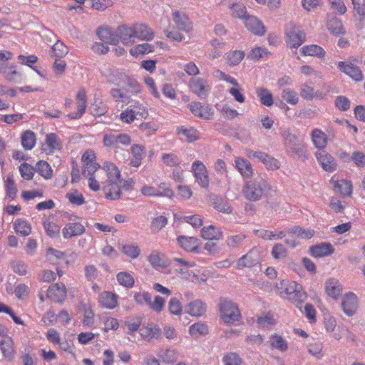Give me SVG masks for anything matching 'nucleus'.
<instances>
[{"instance_id":"1","label":"nucleus","mask_w":365,"mask_h":365,"mask_svg":"<svg viewBox=\"0 0 365 365\" xmlns=\"http://www.w3.org/2000/svg\"><path fill=\"white\" fill-rule=\"evenodd\" d=\"M277 287L282 289L280 297L299 307L307 299V294L300 284L294 281L282 280Z\"/></svg>"},{"instance_id":"2","label":"nucleus","mask_w":365,"mask_h":365,"mask_svg":"<svg viewBox=\"0 0 365 365\" xmlns=\"http://www.w3.org/2000/svg\"><path fill=\"white\" fill-rule=\"evenodd\" d=\"M270 189L267 181L262 178H256L247 181L242 187L244 197L250 201L259 200Z\"/></svg>"},{"instance_id":"3","label":"nucleus","mask_w":365,"mask_h":365,"mask_svg":"<svg viewBox=\"0 0 365 365\" xmlns=\"http://www.w3.org/2000/svg\"><path fill=\"white\" fill-rule=\"evenodd\" d=\"M284 144L287 151L296 155L297 158H309L307 154V150L302 140L296 135L291 133L289 130H285L283 133Z\"/></svg>"},{"instance_id":"4","label":"nucleus","mask_w":365,"mask_h":365,"mask_svg":"<svg viewBox=\"0 0 365 365\" xmlns=\"http://www.w3.org/2000/svg\"><path fill=\"white\" fill-rule=\"evenodd\" d=\"M219 307L221 317L227 323L238 321L241 317L237 305L231 300L222 299Z\"/></svg>"},{"instance_id":"5","label":"nucleus","mask_w":365,"mask_h":365,"mask_svg":"<svg viewBox=\"0 0 365 365\" xmlns=\"http://www.w3.org/2000/svg\"><path fill=\"white\" fill-rule=\"evenodd\" d=\"M287 43L291 48H298L302 45L306 38L305 33L301 29L300 26L291 25L286 29Z\"/></svg>"},{"instance_id":"6","label":"nucleus","mask_w":365,"mask_h":365,"mask_svg":"<svg viewBox=\"0 0 365 365\" xmlns=\"http://www.w3.org/2000/svg\"><path fill=\"white\" fill-rule=\"evenodd\" d=\"M191 91L201 99H205L210 93V86L202 78H193L190 81Z\"/></svg>"},{"instance_id":"7","label":"nucleus","mask_w":365,"mask_h":365,"mask_svg":"<svg viewBox=\"0 0 365 365\" xmlns=\"http://www.w3.org/2000/svg\"><path fill=\"white\" fill-rule=\"evenodd\" d=\"M288 234H292L293 235L301 237L302 239H310L314 235V232L311 229H303L299 226H294L292 227H289L285 229L284 230L280 231L279 233H277L276 239H282Z\"/></svg>"},{"instance_id":"8","label":"nucleus","mask_w":365,"mask_h":365,"mask_svg":"<svg viewBox=\"0 0 365 365\" xmlns=\"http://www.w3.org/2000/svg\"><path fill=\"white\" fill-rule=\"evenodd\" d=\"M326 27L331 34L335 36L344 35L346 33L341 21L333 14H327Z\"/></svg>"},{"instance_id":"9","label":"nucleus","mask_w":365,"mask_h":365,"mask_svg":"<svg viewBox=\"0 0 365 365\" xmlns=\"http://www.w3.org/2000/svg\"><path fill=\"white\" fill-rule=\"evenodd\" d=\"M61 148V141L56 133H51L46 135L45 143L42 145V150L46 155H50L54 150H60Z\"/></svg>"},{"instance_id":"10","label":"nucleus","mask_w":365,"mask_h":365,"mask_svg":"<svg viewBox=\"0 0 365 365\" xmlns=\"http://www.w3.org/2000/svg\"><path fill=\"white\" fill-rule=\"evenodd\" d=\"M258 263H259L258 252L255 249H252L237 260V267L239 269H242L245 267H252Z\"/></svg>"},{"instance_id":"11","label":"nucleus","mask_w":365,"mask_h":365,"mask_svg":"<svg viewBox=\"0 0 365 365\" xmlns=\"http://www.w3.org/2000/svg\"><path fill=\"white\" fill-rule=\"evenodd\" d=\"M67 290L63 283L51 285L47 290V297L56 302H61L66 297Z\"/></svg>"},{"instance_id":"12","label":"nucleus","mask_w":365,"mask_h":365,"mask_svg":"<svg viewBox=\"0 0 365 365\" xmlns=\"http://www.w3.org/2000/svg\"><path fill=\"white\" fill-rule=\"evenodd\" d=\"M338 68L341 72L346 73L356 81H360L363 79V74L359 68L351 63L340 61L338 63Z\"/></svg>"},{"instance_id":"13","label":"nucleus","mask_w":365,"mask_h":365,"mask_svg":"<svg viewBox=\"0 0 365 365\" xmlns=\"http://www.w3.org/2000/svg\"><path fill=\"white\" fill-rule=\"evenodd\" d=\"M178 245L187 252L198 253L200 240L195 237L180 235L177 238Z\"/></svg>"},{"instance_id":"14","label":"nucleus","mask_w":365,"mask_h":365,"mask_svg":"<svg viewBox=\"0 0 365 365\" xmlns=\"http://www.w3.org/2000/svg\"><path fill=\"white\" fill-rule=\"evenodd\" d=\"M245 24L246 28L255 35L263 36L266 32L263 23L254 16H247L245 18Z\"/></svg>"},{"instance_id":"15","label":"nucleus","mask_w":365,"mask_h":365,"mask_svg":"<svg viewBox=\"0 0 365 365\" xmlns=\"http://www.w3.org/2000/svg\"><path fill=\"white\" fill-rule=\"evenodd\" d=\"M140 334L143 339L148 341L157 339L161 334V329L156 324L148 323L143 324L142 327H140Z\"/></svg>"},{"instance_id":"16","label":"nucleus","mask_w":365,"mask_h":365,"mask_svg":"<svg viewBox=\"0 0 365 365\" xmlns=\"http://www.w3.org/2000/svg\"><path fill=\"white\" fill-rule=\"evenodd\" d=\"M192 169L196 180L203 187L208 185V178L205 165L201 161H195Z\"/></svg>"},{"instance_id":"17","label":"nucleus","mask_w":365,"mask_h":365,"mask_svg":"<svg viewBox=\"0 0 365 365\" xmlns=\"http://www.w3.org/2000/svg\"><path fill=\"white\" fill-rule=\"evenodd\" d=\"M188 107L192 114L205 120L210 119V116L213 113L212 109L209 106L202 105L200 102H191Z\"/></svg>"},{"instance_id":"18","label":"nucleus","mask_w":365,"mask_h":365,"mask_svg":"<svg viewBox=\"0 0 365 365\" xmlns=\"http://www.w3.org/2000/svg\"><path fill=\"white\" fill-rule=\"evenodd\" d=\"M357 297L354 293L349 292L343 298L341 307L347 316L354 315L357 309Z\"/></svg>"},{"instance_id":"19","label":"nucleus","mask_w":365,"mask_h":365,"mask_svg":"<svg viewBox=\"0 0 365 365\" xmlns=\"http://www.w3.org/2000/svg\"><path fill=\"white\" fill-rule=\"evenodd\" d=\"M86 229L83 225L79 222H69L65 225L62 230V234L65 239H69L73 237L83 235Z\"/></svg>"},{"instance_id":"20","label":"nucleus","mask_w":365,"mask_h":365,"mask_svg":"<svg viewBox=\"0 0 365 365\" xmlns=\"http://www.w3.org/2000/svg\"><path fill=\"white\" fill-rule=\"evenodd\" d=\"M0 350L7 361H13L15 356V350L14 348V341L11 337L6 336L0 341Z\"/></svg>"},{"instance_id":"21","label":"nucleus","mask_w":365,"mask_h":365,"mask_svg":"<svg viewBox=\"0 0 365 365\" xmlns=\"http://www.w3.org/2000/svg\"><path fill=\"white\" fill-rule=\"evenodd\" d=\"M118 297L115 294L104 291L100 294L98 302L101 307L113 309L118 305Z\"/></svg>"},{"instance_id":"22","label":"nucleus","mask_w":365,"mask_h":365,"mask_svg":"<svg viewBox=\"0 0 365 365\" xmlns=\"http://www.w3.org/2000/svg\"><path fill=\"white\" fill-rule=\"evenodd\" d=\"M96 34L106 44L117 45L118 43V35H115L110 28L100 27L97 29Z\"/></svg>"},{"instance_id":"23","label":"nucleus","mask_w":365,"mask_h":365,"mask_svg":"<svg viewBox=\"0 0 365 365\" xmlns=\"http://www.w3.org/2000/svg\"><path fill=\"white\" fill-rule=\"evenodd\" d=\"M140 191L142 195L149 197H166L173 198L174 196V192L172 189H165V192H161L159 189L149 185H144L142 187Z\"/></svg>"},{"instance_id":"24","label":"nucleus","mask_w":365,"mask_h":365,"mask_svg":"<svg viewBox=\"0 0 365 365\" xmlns=\"http://www.w3.org/2000/svg\"><path fill=\"white\" fill-rule=\"evenodd\" d=\"M119 182H121V180L106 182L103 190L107 198L117 200L120 197L121 192Z\"/></svg>"},{"instance_id":"25","label":"nucleus","mask_w":365,"mask_h":365,"mask_svg":"<svg viewBox=\"0 0 365 365\" xmlns=\"http://www.w3.org/2000/svg\"><path fill=\"white\" fill-rule=\"evenodd\" d=\"M310 251L313 256L316 257H322L331 255L334 253V250L331 243L323 242L311 247Z\"/></svg>"},{"instance_id":"26","label":"nucleus","mask_w":365,"mask_h":365,"mask_svg":"<svg viewBox=\"0 0 365 365\" xmlns=\"http://www.w3.org/2000/svg\"><path fill=\"white\" fill-rule=\"evenodd\" d=\"M134 37L141 40L150 41L154 37V33L151 29L145 24H135L133 26Z\"/></svg>"},{"instance_id":"27","label":"nucleus","mask_w":365,"mask_h":365,"mask_svg":"<svg viewBox=\"0 0 365 365\" xmlns=\"http://www.w3.org/2000/svg\"><path fill=\"white\" fill-rule=\"evenodd\" d=\"M186 312L192 316L200 317L206 312V305L200 299L190 302L185 307Z\"/></svg>"},{"instance_id":"28","label":"nucleus","mask_w":365,"mask_h":365,"mask_svg":"<svg viewBox=\"0 0 365 365\" xmlns=\"http://www.w3.org/2000/svg\"><path fill=\"white\" fill-rule=\"evenodd\" d=\"M173 21L179 29L185 32H189L192 29L191 22L184 13L175 11L173 13Z\"/></svg>"},{"instance_id":"29","label":"nucleus","mask_w":365,"mask_h":365,"mask_svg":"<svg viewBox=\"0 0 365 365\" xmlns=\"http://www.w3.org/2000/svg\"><path fill=\"white\" fill-rule=\"evenodd\" d=\"M326 292L333 299H337L342 292V287L336 279L331 278L326 282Z\"/></svg>"},{"instance_id":"30","label":"nucleus","mask_w":365,"mask_h":365,"mask_svg":"<svg viewBox=\"0 0 365 365\" xmlns=\"http://www.w3.org/2000/svg\"><path fill=\"white\" fill-rule=\"evenodd\" d=\"M115 35H118V40L120 39L123 44L128 45L132 42L131 38L134 37L133 26H120L117 29Z\"/></svg>"},{"instance_id":"31","label":"nucleus","mask_w":365,"mask_h":365,"mask_svg":"<svg viewBox=\"0 0 365 365\" xmlns=\"http://www.w3.org/2000/svg\"><path fill=\"white\" fill-rule=\"evenodd\" d=\"M119 250L128 257L136 259L140 255L141 250L135 243L128 242L119 246Z\"/></svg>"},{"instance_id":"32","label":"nucleus","mask_w":365,"mask_h":365,"mask_svg":"<svg viewBox=\"0 0 365 365\" xmlns=\"http://www.w3.org/2000/svg\"><path fill=\"white\" fill-rule=\"evenodd\" d=\"M201 236L205 240H219L222 237V232L220 228L210 225L201 230Z\"/></svg>"},{"instance_id":"33","label":"nucleus","mask_w":365,"mask_h":365,"mask_svg":"<svg viewBox=\"0 0 365 365\" xmlns=\"http://www.w3.org/2000/svg\"><path fill=\"white\" fill-rule=\"evenodd\" d=\"M211 203L213 207L219 212L227 214L232 212V207L227 200L220 197H215L212 199Z\"/></svg>"},{"instance_id":"34","label":"nucleus","mask_w":365,"mask_h":365,"mask_svg":"<svg viewBox=\"0 0 365 365\" xmlns=\"http://www.w3.org/2000/svg\"><path fill=\"white\" fill-rule=\"evenodd\" d=\"M312 140L317 148H324L327 143V135L319 129H314L312 132Z\"/></svg>"},{"instance_id":"35","label":"nucleus","mask_w":365,"mask_h":365,"mask_svg":"<svg viewBox=\"0 0 365 365\" xmlns=\"http://www.w3.org/2000/svg\"><path fill=\"white\" fill-rule=\"evenodd\" d=\"M271 347L282 352L288 350L287 341L282 336L277 334H272L269 338Z\"/></svg>"},{"instance_id":"36","label":"nucleus","mask_w":365,"mask_h":365,"mask_svg":"<svg viewBox=\"0 0 365 365\" xmlns=\"http://www.w3.org/2000/svg\"><path fill=\"white\" fill-rule=\"evenodd\" d=\"M301 53L304 56H316L319 58H323L326 54V51L321 46L315 44L303 46Z\"/></svg>"},{"instance_id":"37","label":"nucleus","mask_w":365,"mask_h":365,"mask_svg":"<svg viewBox=\"0 0 365 365\" xmlns=\"http://www.w3.org/2000/svg\"><path fill=\"white\" fill-rule=\"evenodd\" d=\"M14 229L18 235L24 237L28 236L31 232V226L30 223L22 219H17L14 222Z\"/></svg>"},{"instance_id":"38","label":"nucleus","mask_w":365,"mask_h":365,"mask_svg":"<svg viewBox=\"0 0 365 365\" xmlns=\"http://www.w3.org/2000/svg\"><path fill=\"white\" fill-rule=\"evenodd\" d=\"M106 170L103 169V172H106L108 176V180L106 182L112 181H120V173L118 167L112 162H108L106 165Z\"/></svg>"},{"instance_id":"39","label":"nucleus","mask_w":365,"mask_h":365,"mask_svg":"<svg viewBox=\"0 0 365 365\" xmlns=\"http://www.w3.org/2000/svg\"><path fill=\"white\" fill-rule=\"evenodd\" d=\"M247 236L242 233L230 235L227 237L226 245L229 249L234 250L239 248L244 242Z\"/></svg>"},{"instance_id":"40","label":"nucleus","mask_w":365,"mask_h":365,"mask_svg":"<svg viewBox=\"0 0 365 365\" xmlns=\"http://www.w3.org/2000/svg\"><path fill=\"white\" fill-rule=\"evenodd\" d=\"M36 143L35 133L31 130L25 131L21 136V145L26 150H31Z\"/></svg>"},{"instance_id":"41","label":"nucleus","mask_w":365,"mask_h":365,"mask_svg":"<svg viewBox=\"0 0 365 365\" xmlns=\"http://www.w3.org/2000/svg\"><path fill=\"white\" fill-rule=\"evenodd\" d=\"M257 93L260 98L261 103L264 106H271L274 103L272 94L267 88H258Z\"/></svg>"},{"instance_id":"42","label":"nucleus","mask_w":365,"mask_h":365,"mask_svg":"<svg viewBox=\"0 0 365 365\" xmlns=\"http://www.w3.org/2000/svg\"><path fill=\"white\" fill-rule=\"evenodd\" d=\"M189 332L191 336L198 337L207 334L208 333V327L205 323L197 322L190 327Z\"/></svg>"},{"instance_id":"43","label":"nucleus","mask_w":365,"mask_h":365,"mask_svg":"<svg viewBox=\"0 0 365 365\" xmlns=\"http://www.w3.org/2000/svg\"><path fill=\"white\" fill-rule=\"evenodd\" d=\"M237 170L244 178H250L253 174V168L250 161H235Z\"/></svg>"},{"instance_id":"44","label":"nucleus","mask_w":365,"mask_h":365,"mask_svg":"<svg viewBox=\"0 0 365 365\" xmlns=\"http://www.w3.org/2000/svg\"><path fill=\"white\" fill-rule=\"evenodd\" d=\"M11 267L16 274L24 276L27 274L28 264L21 259H14L10 262Z\"/></svg>"},{"instance_id":"45","label":"nucleus","mask_w":365,"mask_h":365,"mask_svg":"<svg viewBox=\"0 0 365 365\" xmlns=\"http://www.w3.org/2000/svg\"><path fill=\"white\" fill-rule=\"evenodd\" d=\"M116 279L120 285L128 288L132 287L135 283L133 277L126 272H119L116 275Z\"/></svg>"},{"instance_id":"46","label":"nucleus","mask_w":365,"mask_h":365,"mask_svg":"<svg viewBox=\"0 0 365 365\" xmlns=\"http://www.w3.org/2000/svg\"><path fill=\"white\" fill-rule=\"evenodd\" d=\"M131 112L133 115L135 116V119H143L146 118L148 115V110L145 107L140 105L139 103L135 102L134 104L130 105Z\"/></svg>"},{"instance_id":"47","label":"nucleus","mask_w":365,"mask_h":365,"mask_svg":"<svg viewBox=\"0 0 365 365\" xmlns=\"http://www.w3.org/2000/svg\"><path fill=\"white\" fill-rule=\"evenodd\" d=\"M5 190L9 198L14 200L16 197L17 187L12 175H9L5 181Z\"/></svg>"},{"instance_id":"48","label":"nucleus","mask_w":365,"mask_h":365,"mask_svg":"<svg viewBox=\"0 0 365 365\" xmlns=\"http://www.w3.org/2000/svg\"><path fill=\"white\" fill-rule=\"evenodd\" d=\"M37 172L46 179H49L52 176L53 170L47 161H38L36 163Z\"/></svg>"},{"instance_id":"49","label":"nucleus","mask_w":365,"mask_h":365,"mask_svg":"<svg viewBox=\"0 0 365 365\" xmlns=\"http://www.w3.org/2000/svg\"><path fill=\"white\" fill-rule=\"evenodd\" d=\"M43 228L47 234L51 238H56L59 236L60 227L56 223L50 221H43Z\"/></svg>"},{"instance_id":"50","label":"nucleus","mask_w":365,"mask_h":365,"mask_svg":"<svg viewBox=\"0 0 365 365\" xmlns=\"http://www.w3.org/2000/svg\"><path fill=\"white\" fill-rule=\"evenodd\" d=\"M334 187L344 196H349L352 192V185L350 181L341 180L335 182Z\"/></svg>"},{"instance_id":"51","label":"nucleus","mask_w":365,"mask_h":365,"mask_svg":"<svg viewBox=\"0 0 365 365\" xmlns=\"http://www.w3.org/2000/svg\"><path fill=\"white\" fill-rule=\"evenodd\" d=\"M245 57V53L241 51H233L226 53L227 63L230 66L239 64Z\"/></svg>"},{"instance_id":"52","label":"nucleus","mask_w":365,"mask_h":365,"mask_svg":"<svg viewBox=\"0 0 365 365\" xmlns=\"http://www.w3.org/2000/svg\"><path fill=\"white\" fill-rule=\"evenodd\" d=\"M154 51V46L148 43L137 45L132 48L130 53L132 56H138L140 54L148 53Z\"/></svg>"},{"instance_id":"53","label":"nucleus","mask_w":365,"mask_h":365,"mask_svg":"<svg viewBox=\"0 0 365 365\" xmlns=\"http://www.w3.org/2000/svg\"><path fill=\"white\" fill-rule=\"evenodd\" d=\"M66 197L69 200L71 203L76 205H81L85 202V199L83 195L80 193L77 190H72L67 192Z\"/></svg>"},{"instance_id":"54","label":"nucleus","mask_w":365,"mask_h":365,"mask_svg":"<svg viewBox=\"0 0 365 365\" xmlns=\"http://www.w3.org/2000/svg\"><path fill=\"white\" fill-rule=\"evenodd\" d=\"M222 362L224 365H242V359L238 354L230 352L223 356Z\"/></svg>"},{"instance_id":"55","label":"nucleus","mask_w":365,"mask_h":365,"mask_svg":"<svg viewBox=\"0 0 365 365\" xmlns=\"http://www.w3.org/2000/svg\"><path fill=\"white\" fill-rule=\"evenodd\" d=\"M148 261L155 268L165 267V263L162 255L157 251L151 252L148 256Z\"/></svg>"},{"instance_id":"56","label":"nucleus","mask_w":365,"mask_h":365,"mask_svg":"<svg viewBox=\"0 0 365 365\" xmlns=\"http://www.w3.org/2000/svg\"><path fill=\"white\" fill-rule=\"evenodd\" d=\"M99 168L100 165L96 161H86L83 165L82 174L84 177H93Z\"/></svg>"},{"instance_id":"57","label":"nucleus","mask_w":365,"mask_h":365,"mask_svg":"<svg viewBox=\"0 0 365 365\" xmlns=\"http://www.w3.org/2000/svg\"><path fill=\"white\" fill-rule=\"evenodd\" d=\"M314 89L312 83L302 84L300 95L303 98L308 101L312 100L314 97Z\"/></svg>"},{"instance_id":"58","label":"nucleus","mask_w":365,"mask_h":365,"mask_svg":"<svg viewBox=\"0 0 365 365\" xmlns=\"http://www.w3.org/2000/svg\"><path fill=\"white\" fill-rule=\"evenodd\" d=\"M232 15L239 19L245 20V18L249 16L247 13L246 7L242 4H233L231 6Z\"/></svg>"},{"instance_id":"59","label":"nucleus","mask_w":365,"mask_h":365,"mask_svg":"<svg viewBox=\"0 0 365 365\" xmlns=\"http://www.w3.org/2000/svg\"><path fill=\"white\" fill-rule=\"evenodd\" d=\"M68 53V48L58 41L51 48V56L61 58Z\"/></svg>"},{"instance_id":"60","label":"nucleus","mask_w":365,"mask_h":365,"mask_svg":"<svg viewBox=\"0 0 365 365\" xmlns=\"http://www.w3.org/2000/svg\"><path fill=\"white\" fill-rule=\"evenodd\" d=\"M282 98L292 105H295L299 101L297 93L289 89H284L282 91Z\"/></svg>"},{"instance_id":"61","label":"nucleus","mask_w":365,"mask_h":365,"mask_svg":"<svg viewBox=\"0 0 365 365\" xmlns=\"http://www.w3.org/2000/svg\"><path fill=\"white\" fill-rule=\"evenodd\" d=\"M19 171L21 177L26 180H31L35 173L34 168L26 163L20 165Z\"/></svg>"},{"instance_id":"62","label":"nucleus","mask_w":365,"mask_h":365,"mask_svg":"<svg viewBox=\"0 0 365 365\" xmlns=\"http://www.w3.org/2000/svg\"><path fill=\"white\" fill-rule=\"evenodd\" d=\"M257 322L262 327H267L275 324L272 314L269 312L258 317Z\"/></svg>"},{"instance_id":"63","label":"nucleus","mask_w":365,"mask_h":365,"mask_svg":"<svg viewBox=\"0 0 365 365\" xmlns=\"http://www.w3.org/2000/svg\"><path fill=\"white\" fill-rule=\"evenodd\" d=\"M64 256L65 254L61 251L57 250L52 247L47 249L46 257L48 260L52 263H56L57 259H63Z\"/></svg>"},{"instance_id":"64","label":"nucleus","mask_w":365,"mask_h":365,"mask_svg":"<svg viewBox=\"0 0 365 365\" xmlns=\"http://www.w3.org/2000/svg\"><path fill=\"white\" fill-rule=\"evenodd\" d=\"M167 223L168 220L165 216H158L152 221L151 229L154 232H158L162 230Z\"/></svg>"}]
</instances>
